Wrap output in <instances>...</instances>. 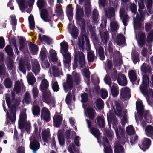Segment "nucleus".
Here are the masks:
<instances>
[{
	"mask_svg": "<svg viewBox=\"0 0 153 153\" xmlns=\"http://www.w3.org/2000/svg\"><path fill=\"white\" fill-rule=\"evenodd\" d=\"M11 93V96L8 94H6L5 95L7 105L9 109V112L8 111H7L4 101L2 104L3 109L6 113L7 116L5 124L7 125L9 124L7 117L12 122L15 121L16 119V107L21 102L19 97L15 99V94L14 92L12 91Z\"/></svg>",
	"mask_w": 153,
	"mask_h": 153,
	"instance_id": "1",
	"label": "nucleus"
},
{
	"mask_svg": "<svg viewBox=\"0 0 153 153\" xmlns=\"http://www.w3.org/2000/svg\"><path fill=\"white\" fill-rule=\"evenodd\" d=\"M72 76L70 75H67L66 81L63 84L64 90L65 92H67L73 88L74 85V81L75 84L79 85L81 82V78L80 74L77 73L75 71H73L72 73Z\"/></svg>",
	"mask_w": 153,
	"mask_h": 153,
	"instance_id": "2",
	"label": "nucleus"
},
{
	"mask_svg": "<svg viewBox=\"0 0 153 153\" xmlns=\"http://www.w3.org/2000/svg\"><path fill=\"white\" fill-rule=\"evenodd\" d=\"M60 53L62 54L63 56V62L65 65H67V67H69V63L71 60V53L68 52V44L65 41L60 44Z\"/></svg>",
	"mask_w": 153,
	"mask_h": 153,
	"instance_id": "3",
	"label": "nucleus"
},
{
	"mask_svg": "<svg viewBox=\"0 0 153 153\" xmlns=\"http://www.w3.org/2000/svg\"><path fill=\"white\" fill-rule=\"evenodd\" d=\"M25 110H24L22 111L19 116L18 125L20 129H24L28 133L30 128V124L29 122L27 121Z\"/></svg>",
	"mask_w": 153,
	"mask_h": 153,
	"instance_id": "4",
	"label": "nucleus"
},
{
	"mask_svg": "<svg viewBox=\"0 0 153 153\" xmlns=\"http://www.w3.org/2000/svg\"><path fill=\"white\" fill-rule=\"evenodd\" d=\"M133 26L134 29V32L136 35V39L137 41L139 47H142L145 44L146 36L145 33H142L140 35L139 39H137L136 37V29L138 28H140V27L141 26V22L140 21L135 19V16L134 15L133 16Z\"/></svg>",
	"mask_w": 153,
	"mask_h": 153,
	"instance_id": "5",
	"label": "nucleus"
},
{
	"mask_svg": "<svg viewBox=\"0 0 153 153\" xmlns=\"http://www.w3.org/2000/svg\"><path fill=\"white\" fill-rule=\"evenodd\" d=\"M77 45L79 49L83 51L84 50V45L85 42H86V49L87 52L91 50L90 44L89 43V40L88 38L85 35L79 36L78 39Z\"/></svg>",
	"mask_w": 153,
	"mask_h": 153,
	"instance_id": "6",
	"label": "nucleus"
},
{
	"mask_svg": "<svg viewBox=\"0 0 153 153\" xmlns=\"http://www.w3.org/2000/svg\"><path fill=\"white\" fill-rule=\"evenodd\" d=\"M42 99L44 102L50 106L53 107L55 106V99L54 97H51V94L49 91L43 92Z\"/></svg>",
	"mask_w": 153,
	"mask_h": 153,
	"instance_id": "7",
	"label": "nucleus"
},
{
	"mask_svg": "<svg viewBox=\"0 0 153 153\" xmlns=\"http://www.w3.org/2000/svg\"><path fill=\"white\" fill-rule=\"evenodd\" d=\"M16 1L18 4L20 9L22 12H24L25 9L27 8L28 6L29 8L26 10V11L29 13H31L32 7L35 0H29V2L28 3L26 1H25V0H20V2H19V0H16Z\"/></svg>",
	"mask_w": 153,
	"mask_h": 153,
	"instance_id": "8",
	"label": "nucleus"
},
{
	"mask_svg": "<svg viewBox=\"0 0 153 153\" xmlns=\"http://www.w3.org/2000/svg\"><path fill=\"white\" fill-rule=\"evenodd\" d=\"M107 23V20H104L103 22L101 24L99 32L101 37V41L104 44L106 45V44L109 40V32L105 30L102 32L101 30V29H104L103 30H105V28L106 27V24Z\"/></svg>",
	"mask_w": 153,
	"mask_h": 153,
	"instance_id": "9",
	"label": "nucleus"
},
{
	"mask_svg": "<svg viewBox=\"0 0 153 153\" xmlns=\"http://www.w3.org/2000/svg\"><path fill=\"white\" fill-rule=\"evenodd\" d=\"M38 137H39L38 136ZM38 139L39 137L37 136L35 137L34 134L29 138L30 142V148L33 153H36L37 151L40 147V143Z\"/></svg>",
	"mask_w": 153,
	"mask_h": 153,
	"instance_id": "10",
	"label": "nucleus"
},
{
	"mask_svg": "<svg viewBox=\"0 0 153 153\" xmlns=\"http://www.w3.org/2000/svg\"><path fill=\"white\" fill-rule=\"evenodd\" d=\"M25 66L26 67L28 71L30 70L31 67L30 61L27 59L24 60H20L19 63V69L25 75H26V73Z\"/></svg>",
	"mask_w": 153,
	"mask_h": 153,
	"instance_id": "11",
	"label": "nucleus"
},
{
	"mask_svg": "<svg viewBox=\"0 0 153 153\" xmlns=\"http://www.w3.org/2000/svg\"><path fill=\"white\" fill-rule=\"evenodd\" d=\"M119 16L124 26V30H125L126 27L129 21V17L127 14L125 8L123 7L120 8L119 11Z\"/></svg>",
	"mask_w": 153,
	"mask_h": 153,
	"instance_id": "12",
	"label": "nucleus"
},
{
	"mask_svg": "<svg viewBox=\"0 0 153 153\" xmlns=\"http://www.w3.org/2000/svg\"><path fill=\"white\" fill-rule=\"evenodd\" d=\"M142 79L143 84L140 86L139 88L143 94L147 95L149 93L148 86L149 85V78L148 76L144 75Z\"/></svg>",
	"mask_w": 153,
	"mask_h": 153,
	"instance_id": "13",
	"label": "nucleus"
},
{
	"mask_svg": "<svg viewBox=\"0 0 153 153\" xmlns=\"http://www.w3.org/2000/svg\"><path fill=\"white\" fill-rule=\"evenodd\" d=\"M74 53L75 60L78 61L81 68L84 67L85 65L84 55L80 51H77L75 50Z\"/></svg>",
	"mask_w": 153,
	"mask_h": 153,
	"instance_id": "14",
	"label": "nucleus"
},
{
	"mask_svg": "<svg viewBox=\"0 0 153 153\" xmlns=\"http://www.w3.org/2000/svg\"><path fill=\"white\" fill-rule=\"evenodd\" d=\"M40 117L41 120H43L44 122L50 121L51 119L50 113L48 108L43 107L42 109Z\"/></svg>",
	"mask_w": 153,
	"mask_h": 153,
	"instance_id": "15",
	"label": "nucleus"
},
{
	"mask_svg": "<svg viewBox=\"0 0 153 153\" xmlns=\"http://www.w3.org/2000/svg\"><path fill=\"white\" fill-rule=\"evenodd\" d=\"M111 122L113 125V127L114 129L116 135L117 137H119L120 135H122L124 134V130L120 128H117V121L115 117H114L111 118Z\"/></svg>",
	"mask_w": 153,
	"mask_h": 153,
	"instance_id": "16",
	"label": "nucleus"
},
{
	"mask_svg": "<svg viewBox=\"0 0 153 153\" xmlns=\"http://www.w3.org/2000/svg\"><path fill=\"white\" fill-rule=\"evenodd\" d=\"M131 96L129 88L127 87L122 88L120 90V97L125 100H128Z\"/></svg>",
	"mask_w": 153,
	"mask_h": 153,
	"instance_id": "17",
	"label": "nucleus"
},
{
	"mask_svg": "<svg viewBox=\"0 0 153 153\" xmlns=\"http://www.w3.org/2000/svg\"><path fill=\"white\" fill-rule=\"evenodd\" d=\"M102 144L104 148V150L105 153H112V150L109 144L108 140L106 137H103Z\"/></svg>",
	"mask_w": 153,
	"mask_h": 153,
	"instance_id": "18",
	"label": "nucleus"
},
{
	"mask_svg": "<svg viewBox=\"0 0 153 153\" xmlns=\"http://www.w3.org/2000/svg\"><path fill=\"white\" fill-rule=\"evenodd\" d=\"M117 81L118 84L122 86H125L127 83L126 76L121 73L118 74Z\"/></svg>",
	"mask_w": 153,
	"mask_h": 153,
	"instance_id": "19",
	"label": "nucleus"
},
{
	"mask_svg": "<svg viewBox=\"0 0 153 153\" xmlns=\"http://www.w3.org/2000/svg\"><path fill=\"white\" fill-rule=\"evenodd\" d=\"M87 123L88 124V127L90 129V131L92 134L97 139L100 135V133L99 130L95 128H90L91 126V123L88 120H86Z\"/></svg>",
	"mask_w": 153,
	"mask_h": 153,
	"instance_id": "20",
	"label": "nucleus"
},
{
	"mask_svg": "<svg viewBox=\"0 0 153 153\" xmlns=\"http://www.w3.org/2000/svg\"><path fill=\"white\" fill-rule=\"evenodd\" d=\"M32 71L36 75L39 73L40 71V66L37 59H33L32 61Z\"/></svg>",
	"mask_w": 153,
	"mask_h": 153,
	"instance_id": "21",
	"label": "nucleus"
},
{
	"mask_svg": "<svg viewBox=\"0 0 153 153\" xmlns=\"http://www.w3.org/2000/svg\"><path fill=\"white\" fill-rule=\"evenodd\" d=\"M62 120V116L56 114L54 116L53 120L54 125L56 127H59L61 124Z\"/></svg>",
	"mask_w": 153,
	"mask_h": 153,
	"instance_id": "22",
	"label": "nucleus"
},
{
	"mask_svg": "<svg viewBox=\"0 0 153 153\" xmlns=\"http://www.w3.org/2000/svg\"><path fill=\"white\" fill-rule=\"evenodd\" d=\"M151 144V141L149 139L145 138L142 141V145L140 146V148L143 151L148 149Z\"/></svg>",
	"mask_w": 153,
	"mask_h": 153,
	"instance_id": "23",
	"label": "nucleus"
},
{
	"mask_svg": "<svg viewBox=\"0 0 153 153\" xmlns=\"http://www.w3.org/2000/svg\"><path fill=\"white\" fill-rule=\"evenodd\" d=\"M136 105L137 112L140 116H142L144 107L143 106L142 101L140 100H138L136 102Z\"/></svg>",
	"mask_w": 153,
	"mask_h": 153,
	"instance_id": "24",
	"label": "nucleus"
},
{
	"mask_svg": "<svg viewBox=\"0 0 153 153\" xmlns=\"http://www.w3.org/2000/svg\"><path fill=\"white\" fill-rule=\"evenodd\" d=\"M114 109L116 114L120 117L122 113V109L120 103L118 101H115V104L114 107Z\"/></svg>",
	"mask_w": 153,
	"mask_h": 153,
	"instance_id": "25",
	"label": "nucleus"
},
{
	"mask_svg": "<svg viewBox=\"0 0 153 153\" xmlns=\"http://www.w3.org/2000/svg\"><path fill=\"white\" fill-rule=\"evenodd\" d=\"M116 42L118 45L123 47L124 45H125V39L124 36L122 34L117 35Z\"/></svg>",
	"mask_w": 153,
	"mask_h": 153,
	"instance_id": "26",
	"label": "nucleus"
},
{
	"mask_svg": "<svg viewBox=\"0 0 153 153\" xmlns=\"http://www.w3.org/2000/svg\"><path fill=\"white\" fill-rule=\"evenodd\" d=\"M144 118L146 121L142 122L141 124L143 128L145 127L146 125V122L148 123H150L152 121V119L149 114V111H146L144 112Z\"/></svg>",
	"mask_w": 153,
	"mask_h": 153,
	"instance_id": "27",
	"label": "nucleus"
},
{
	"mask_svg": "<svg viewBox=\"0 0 153 153\" xmlns=\"http://www.w3.org/2000/svg\"><path fill=\"white\" fill-rule=\"evenodd\" d=\"M110 26L111 30L112 31V38L114 39L115 37V35L114 34L115 33L114 32L116 30H118L119 28V26L118 25L117 22L115 21H114L111 22L110 24Z\"/></svg>",
	"mask_w": 153,
	"mask_h": 153,
	"instance_id": "28",
	"label": "nucleus"
},
{
	"mask_svg": "<svg viewBox=\"0 0 153 153\" xmlns=\"http://www.w3.org/2000/svg\"><path fill=\"white\" fill-rule=\"evenodd\" d=\"M24 86L22 82L21 81H17L15 83L14 88V91L16 93H19L21 91V89L23 88Z\"/></svg>",
	"mask_w": 153,
	"mask_h": 153,
	"instance_id": "29",
	"label": "nucleus"
},
{
	"mask_svg": "<svg viewBox=\"0 0 153 153\" xmlns=\"http://www.w3.org/2000/svg\"><path fill=\"white\" fill-rule=\"evenodd\" d=\"M50 130L47 128L43 130L42 132V137L43 140L44 142L48 141V140L50 137Z\"/></svg>",
	"mask_w": 153,
	"mask_h": 153,
	"instance_id": "30",
	"label": "nucleus"
},
{
	"mask_svg": "<svg viewBox=\"0 0 153 153\" xmlns=\"http://www.w3.org/2000/svg\"><path fill=\"white\" fill-rule=\"evenodd\" d=\"M111 92L112 96L114 97H117L119 94V88L117 84L113 83L111 89Z\"/></svg>",
	"mask_w": 153,
	"mask_h": 153,
	"instance_id": "31",
	"label": "nucleus"
},
{
	"mask_svg": "<svg viewBox=\"0 0 153 153\" xmlns=\"http://www.w3.org/2000/svg\"><path fill=\"white\" fill-rule=\"evenodd\" d=\"M145 133L148 137L152 138L153 137V126L150 125H147L145 129Z\"/></svg>",
	"mask_w": 153,
	"mask_h": 153,
	"instance_id": "32",
	"label": "nucleus"
},
{
	"mask_svg": "<svg viewBox=\"0 0 153 153\" xmlns=\"http://www.w3.org/2000/svg\"><path fill=\"white\" fill-rule=\"evenodd\" d=\"M40 16L41 18L45 22H49L51 20V18L48 17V12L46 10L44 9L41 11Z\"/></svg>",
	"mask_w": 153,
	"mask_h": 153,
	"instance_id": "33",
	"label": "nucleus"
},
{
	"mask_svg": "<svg viewBox=\"0 0 153 153\" xmlns=\"http://www.w3.org/2000/svg\"><path fill=\"white\" fill-rule=\"evenodd\" d=\"M105 16L109 19L113 17L114 16V10L113 7H110L106 10H105Z\"/></svg>",
	"mask_w": 153,
	"mask_h": 153,
	"instance_id": "34",
	"label": "nucleus"
},
{
	"mask_svg": "<svg viewBox=\"0 0 153 153\" xmlns=\"http://www.w3.org/2000/svg\"><path fill=\"white\" fill-rule=\"evenodd\" d=\"M27 79L28 83L32 85L36 81V79L32 73L30 72H28L27 76Z\"/></svg>",
	"mask_w": 153,
	"mask_h": 153,
	"instance_id": "35",
	"label": "nucleus"
},
{
	"mask_svg": "<svg viewBox=\"0 0 153 153\" xmlns=\"http://www.w3.org/2000/svg\"><path fill=\"white\" fill-rule=\"evenodd\" d=\"M57 135L59 145L61 146H63L65 144V140L62 131L59 130Z\"/></svg>",
	"mask_w": 153,
	"mask_h": 153,
	"instance_id": "36",
	"label": "nucleus"
},
{
	"mask_svg": "<svg viewBox=\"0 0 153 153\" xmlns=\"http://www.w3.org/2000/svg\"><path fill=\"white\" fill-rule=\"evenodd\" d=\"M22 102L24 104H29L31 102V97L30 94L26 92L24 95Z\"/></svg>",
	"mask_w": 153,
	"mask_h": 153,
	"instance_id": "37",
	"label": "nucleus"
},
{
	"mask_svg": "<svg viewBox=\"0 0 153 153\" xmlns=\"http://www.w3.org/2000/svg\"><path fill=\"white\" fill-rule=\"evenodd\" d=\"M39 39L42 42H43L45 43H46L48 45H50L51 43V40L48 36L43 35L42 36L41 35H39Z\"/></svg>",
	"mask_w": 153,
	"mask_h": 153,
	"instance_id": "38",
	"label": "nucleus"
},
{
	"mask_svg": "<svg viewBox=\"0 0 153 153\" xmlns=\"http://www.w3.org/2000/svg\"><path fill=\"white\" fill-rule=\"evenodd\" d=\"M97 123L100 128H103L105 126V123L103 116H98L96 118Z\"/></svg>",
	"mask_w": 153,
	"mask_h": 153,
	"instance_id": "39",
	"label": "nucleus"
},
{
	"mask_svg": "<svg viewBox=\"0 0 153 153\" xmlns=\"http://www.w3.org/2000/svg\"><path fill=\"white\" fill-rule=\"evenodd\" d=\"M49 58L53 62H56L57 60V58L55 51L53 49H51L49 52Z\"/></svg>",
	"mask_w": 153,
	"mask_h": 153,
	"instance_id": "40",
	"label": "nucleus"
},
{
	"mask_svg": "<svg viewBox=\"0 0 153 153\" xmlns=\"http://www.w3.org/2000/svg\"><path fill=\"white\" fill-rule=\"evenodd\" d=\"M29 49L32 54L35 55L38 51V49L37 46L33 44L31 42H30L28 44Z\"/></svg>",
	"mask_w": 153,
	"mask_h": 153,
	"instance_id": "41",
	"label": "nucleus"
},
{
	"mask_svg": "<svg viewBox=\"0 0 153 153\" xmlns=\"http://www.w3.org/2000/svg\"><path fill=\"white\" fill-rule=\"evenodd\" d=\"M84 15V12L83 9L78 8L76 10V19L79 20H80Z\"/></svg>",
	"mask_w": 153,
	"mask_h": 153,
	"instance_id": "42",
	"label": "nucleus"
},
{
	"mask_svg": "<svg viewBox=\"0 0 153 153\" xmlns=\"http://www.w3.org/2000/svg\"><path fill=\"white\" fill-rule=\"evenodd\" d=\"M131 59L133 63L136 64L139 61V56L138 53L136 51H132L131 54Z\"/></svg>",
	"mask_w": 153,
	"mask_h": 153,
	"instance_id": "43",
	"label": "nucleus"
},
{
	"mask_svg": "<svg viewBox=\"0 0 153 153\" xmlns=\"http://www.w3.org/2000/svg\"><path fill=\"white\" fill-rule=\"evenodd\" d=\"M49 86L48 81L45 79H43L41 82L40 90L41 91L47 89Z\"/></svg>",
	"mask_w": 153,
	"mask_h": 153,
	"instance_id": "44",
	"label": "nucleus"
},
{
	"mask_svg": "<svg viewBox=\"0 0 153 153\" xmlns=\"http://www.w3.org/2000/svg\"><path fill=\"white\" fill-rule=\"evenodd\" d=\"M52 88L54 92H58L59 90V88L57 82L55 79H53L51 85Z\"/></svg>",
	"mask_w": 153,
	"mask_h": 153,
	"instance_id": "45",
	"label": "nucleus"
},
{
	"mask_svg": "<svg viewBox=\"0 0 153 153\" xmlns=\"http://www.w3.org/2000/svg\"><path fill=\"white\" fill-rule=\"evenodd\" d=\"M39 57L41 61L47 59V51L45 48H42L41 49Z\"/></svg>",
	"mask_w": 153,
	"mask_h": 153,
	"instance_id": "46",
	"label": "nucleus"
},
{
	"mask_svg": "<svg viewBox=\"0 0 153 153\" xmlns=\"http://www.w3.org/2000/svg\"><path fill=\"white\" fill-rule=\"evenodd\" d=\"M141 70L144 73H150L151 72V68L148 65L143 63L140 68Z\"/></svg>",
	"mask_w": 153,
	"mask_h": 153,
	"instance_id": "47",
	"label": "nucleus"
},
{
	"mask_svg": "<svg viewBox=\"0 0 153 153\" xmlns=\"http://www.w3.org/2000/svg\"><path fill=\"white\" fill-rule=\"evenodd\" d=\"M152 0H147L146 5L147 7V15H150L153 13V10L152 9Z\"/></svg>",
	"mask_w": 153,
	"mask_h": 153,
	"instance_id": "48",
	"label": "nucleus"
},
{
	"mask_svg": "<svg viewBox=\"0 0 153 153\" xmlns=\"http://www.w3.org/2000/svg\"><path fill=\"white\" fill-rule=\"evenodd\" d=\"M95 58L94 54L93 51H90L87 52V59L89 62H93Z\"/></svg>",
	"mask_w": 153,
	"mask_h": 153,
	"instance_id": "49",
	"label": "nucleus"
},
{
	"mask_svg": "<svg viewBox=\"0 0 153 153\" xmlns=\"http://www.w3.org/2000/svg\"><path fill=\"white\" fill-rule=\"evenodd\" d=\"M48 140V141H46L45 142L48 144H50L52 149H55L56 146L54 136H53L52 137H50Z\"/></svg>",
	"mask_w": 153,
	"mask_h": 153,
	"instance_id": "50",
	"label": "nucleus"
},
{
	"mask_svg": "<svg viewBox=\"0 0 153 153\" xmlns=\"http://www.w3.org/2000/svg\"><path fill=\"white\" fill-rule=\"evenodd\" d=\"M104 104L103 101L101 99H98L96 100V107L98 110H100L103 108Z\"/></svg>",
	"mask_w": 153,
	"mask_h": 153,
	"instance_id": "51",
	"label": "nucleus"
},
{
	"mask_svg": "<svg viewBox=\"0 0 153 153\" xmlns=\"http://www.w3.org/2000/svg\"><path fill=\"white\" fill-rule=\"evenodd\" d=\"M68 31L71 36L74 39H76L78 35V30L76 27H74L72 28L71 30L69 29Z\"/></svg>",
	"mask_w": 153,
	"mask_h": 153,
	"instance_id": "52",
	"label": "nucleus"
},
{
	"mask_svg": "<svg viewBox=\"0 0 153 153\" xmlns=\"http://www.w3.org/2000/svg\"><path fill=\"white\" fill-rule=\"evenodd\" d=\"M29 27L30 29L33 30H34L35 27V22L33 16L31 15L28 18Z\"/></svg>",
	"mask_w": 153,
	"mask_h": 153,
	"instance_id": "53",
	"label": "nucleus"
},
{
	"mask_svg": "<svg viewBox=\"0 0 153 153\" xmlns=\"http://www.w3.org/2000/svg\"><path fill=\"white\" fill-rule=\"evenodd\" d=\"M8 74L6 72V68L4 63L0 64V76H7Z\"/></svg>",
	"mask_w": 153,
	"mask_h": 153,
	"instance_id": "54",
	"label": "nucleus"
},
{
	"mask_svg": "<svg viewBox=\"0 0 153 153\" xmlns=\"http://www.w3.org/2000/svg\"><path fill=\"white\" fill-rule=\"evenodd\" d=\"M32 110L33 114L35 116L39 115L40 112V109L39 106L35 105L33 107Z\"/></svg>",
	"mask_w": 153,
	"mask_h": 153,
	"instance_id": "55",
	"label": "nucleus"
},
{
	"mask_svg": "<svg viewBox=\"0 0 153 153\" xmlns=\"http://www.w3.org/2000/svg\"><path fill=\"white\" fill-rule=\"evenodd\" d=\"M115 153H124V149L123 147L120 145H116L114 147Z\"/></svg>",
	"mask_w": 153,
	"mask_h": 153,
	"instance_id": "56",
	"label": "nucleus"
},
{
	"mask_svg": "<svg viewBox=\"0 0 153 153\" xmlns=\"http://www.w3.org/2000/svg\"><path fill=\"white\" fill-rule=\"evenodd\" d=\"M128 76L130 80L131 81L134 82L137 79V77L136 76L135 72L133 70H131L129 72Z\"/></svg>",
	"mask_w": 153,
	"mask_h": 153,
	"instance_id": "57",
	"label": "nucleus"
},
{
	"mask_svg": "<svg viewBox=\"0 0 153 153\" xmlns=\"http://www.w3.org/2000/svg\"><path fill=\"white\" fill-rule=\"evenodd\" d=\"M126 131L129 135L134 134L135 133V130L132 125L128 126L126 128Z\"/></svg>",
	"mask_w": 153,
	"mask_h": 153,
	"instance_id": "58",
	"label": "nucleus"
},
{
	"mask_svg": "<svg viewBox=\"0 0 153 153\" xmlns=\"http://www.w3.org/2000/svg\"><path fill=\"white\" fill-rule=\"evenodd\" d=\"M91 6L90 3H88L85 4V15L87 16H89L91 13Z\"/></svg>",
	"mask_w": 153,
	"mask_h": 153,
	"instance_id": "59",
	"label": "nucleus"
},
{
	"mask_svg": "<svg viewBox=\"0 0 153 153\" xmlns=\"http://www.w3.org/2000/svg\"><path fill=\"white\" fill-rule=\"evenodd\" d=\"M128 8L132 13H134L133 16L134 15L135 16L136 13H137V7L136 5L134 3H130L129 4Z\"/></svg>",
	"mask_w": 153,
	"mask_h": 153,
	"instance_id": "60",
	"label": "nucleus"
},
{
	"mask_svg": "<svg viewBox=\"0 0 153 153\" xmlns=\"http://www.w3.org/2000/svg\"><path fill=\"white\" fill-rule=\"evenodd\" d=\"M118 75L117 71L116 69H113L111 71L110 76L114 81L117 80Z\"/></svg>",
	"mask_w": 153,
	"mask_h": 153,
	"instance_id": "61",
	"label": "nucleus"
},
{
	"mask_svg": "<svg viewBox=\"0 0 153 153\" xmlns=\"http://www.w3.org/2000/svg\"><path fill=\"white\" fill-rule=\"evenodd\" d=\"M71 99V93H68L66 96L65 99V102L66 104L68 105V107L71 110V108H70V106L72 101Z\"/></svg>",
	"mask_w": 153,
	"mask_h": 153,
	"instance_id": "62",
	"label": "nucleus"
},
{
	"mask_svg": "<svg viewBox=\"0 0 153 153\" xmlns=\"http://www.w3.org/2000/svg\"><path fill=\"white\" fill-rule=\"evenodd\" d=\"M4 84L6 88H10L12 86V81L10 78H7L4 81Z\"/></svg>",
	"mask_w": 153,
	"mask_h": 153,
	"instance_id": "63",
	"label": "nucleus"
},
{
	"mask_svg": "<svg viewBox=\"0 0 153 153\" xmlns=\"http://www.w3.org/2000/svg\"><path fill=\"white\" fill-rule=\"evenodd\" d=\"M5 50L7 54L9 56H12L13 54L12 48L10 45H7L5 48Z\"/></svg>",
	"mask_w": 153,
	"mask_h": 153,
	"instance_id": "64",
	"label": "nucleus"
}]
</instances>
